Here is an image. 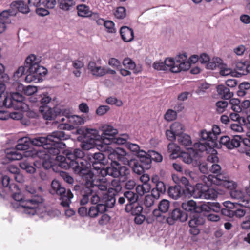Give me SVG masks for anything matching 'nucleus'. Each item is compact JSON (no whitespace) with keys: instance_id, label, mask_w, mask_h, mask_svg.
Instances as JSON below:
<instances>
[{"instance_id":"nucleus-1","label":"nucleus","mask_w":250,"mask_h":250,"mask_svg":"<svg viewBox=\"0 0 250 250\" xmlns=\"http://www.w3.org/2000/svg\"><path fill=\"white\" fill-rule=\"evenodd\" d=\"M68 138V135L63 131H55L46 137L38 136L31 139V144L37 146H42V150H38V157H46V153L53 155L59 154L61 149L64 148L65 144L62 140Z\"/></svg>"},{"instance_id":"nucleus-2","label":"nucleus","mask_w":250,"mask_h":250,"mask_svg":"<svg viewBox=\"0 0 250 250\" xmlns=\"http://www.w3.org/2000/svg\"><path fill=\"white\" fill-rule=\"evenodd\" d=\"M57 155L55 160L59 167L66 169H71L80 176L87 173L90 170L87 161L82 159L84 153L80 149H75L73 152H67L66 157L59 154Z\"/></svg>"},{"instance_id":"nucleus-3","label":"nucleus","mask_w":250,"mask_h":250,"mask_svg":"<svg viewBox=\"0 0 250 250\" xmlns=\"http://www.w3.org/2000/svg\"><path fill=\"white\" fill-rule=\"evenodd\" d=\"M40 61L36 56L31 54L26 59L23 66L19 67L14 73V77L20 78L25 75L27 83H35L42 81V77L47 73V69L39 65Z\"/></svg>"},{"instance_id":"nucleus-4","label":"nucleus","mask_w":250,"mask_h":250,"mask_svg":"<svg viewBox=\"0 0 250 250\" xmlns=\"http://www.w3.org/2000/svg\"><path fill=\"white\" fill-rule=\"evenodd\" d=\"M85 181L84 186L81 190L82 199L80 200L81 205H84L89 201V195H92L93 190L99 189L101 191H106L107 187L106 183L102 182L99 179H96V176L90 169L87 173L81 176Z\"/></svg>"},{"instance_id":"nucleus-5","label":"nucleus","mask_w":250,"mask_h":250,"mask_svg":"<svg viewBox=\"0 0 250 250\" xmlns=\"http://www.w3.org/2000/svg\"><path fill=\"white\" fill-rule=\"evenodd\" d=\"M182 208L186 211L190 212V214L193 213L192 218L188 222L189 232L193 235H198L200 231L198 227L204 224V220L198 212L199 208L196 203L193 200H189L183 203Z\"/></svg>"},{"instance_id":"nucleus-6","label":"nucleus","mask_w":250,"mask_h":250,"mask_svg":"<svg viewBox=\"0 0 250 250\" xmlns=\"http://www.w3.org/2000/svg\"><path fill=\"white\" fill-rule=\"evenodd\" d=\"M19 188L17 191L12 192L13 198L17 201L20 202V206L23 208L24 212L27 214L33 215L35 214L41 204L43 201L42 196H33L31 198H26L19 193Z\"/></svg>"},{"instance_id":"nucleus-7","label":"nucleus","mask_w":250,"mask_h":250,"mask_svg":"<svg viewBox=\"0 0 250 250\" xmlns=\"http://www.w3.org/2000/svg\"><path fill=\"white\" fill-rule=\"evenodd\" d=\"M24 100V97L18 92L12 93L10 96L7 93H3L0 95V106L25 111L28 107Z\"/></svg>"},{"instance_id":"nucleus-8","label":"nucleus","mask_w":250,"mask_h":250,"mask_svg":"<svg viewBox=\"0 0 250 250\" xmlns=\"http://www.w3.org/2000/svg\"><path fill=\"white\" fill-rule=\"evenodd\" d=\"M12 10H4L0 13V21L6 23L10 22L9 17L15 15L18 11L22 13L26 14L29 12V6L22 1H14L10 4Z\"/></svg>"},{"instance_id":"nucleus-9","label":"nucleus","mask_w":250,"mask_h":250,"mask_svg":"<svg viewBox=\"0 0 250 250\" xmlns=\"http://www.w3.org/2000/svg\"><path fill=\"white\" fill-rule=\"evenodd\" d=\"M190 195L195 198L214 199L217 197L218 192L213 188L198 183L195 187L192 188Z\"/></svg>"},{"instance_id":"nucleus-10","label":"nucleus","mask_w":250,"mask_h":250,"mask_svg":"<svg viewBox=\"0 0 250 250\" xmlns=\"http://www.w3.org/2000/svg\"><path fill=\"white\" fill-rule=\"evenodd\" d=\"M129 173L130 170L127 167L122 166L119 163L114 162L111 163L110 165L106 168L104 167L100 174L103 177L108 175L115 178L120 176L125 179Z\"/></svg>"},{"instance_id":"nucleus-11","label":"nucleus","mask_w":250,"mask_h":250,"mask_svg":"<svg viewBox=\"0 0 250 250\" xmlns=\"http://www.w3.org/2000/svg\"><path fill=\"white\" fill-rule=\"evenodd\" d=\"M167 147L168 151L171 152V158L175 159L178 157H180L182 160L187 164H191L195 161L196 165H199L198 162L199 158H198L197 155H196L195 157L194 154H193L192 151L191 150V147L189 149H188L189 150V152H182L181 153V155L178 153L179 147L178 146H176L175 144L170 143L168 144Z\"/></svg>"},{"instance_id":"nucleus-12","label":"nucleus","mask_w":250,"mask_h":250,"mask_svg":"<svg viewBox=\"0 0 250 250\" xmlns=\"http://www.w3.org/2000/svg\"><path fill=\"white\" fill-rule=\"evenodd\" d=\"M201 139L203 142L195 143L194 144L193 148L191 147L195 157L197 155L199 158L201 155V153L205 151L208 153L213 148L218 147L220 145L218 143H215L209 139H204L201 138Z\"/></svg>"},{"instance_id":"nucleus-13","label":"nucleus","mask_w":250,"mask_h":250,"mask_svg":"<svg viewBox=\"0 0 250 250\" xmlns=\"http://www.w3.org/2000/svg\"><path fill=\"white\" fill-rule=\"evenodd\" d=\"M89 163V167L92 165L93 169L97 171L100 174L102 169L104 168L107 163L105 155L102 152H98L88 155Z\"/></svg>"},{"instance_id":"nucleus-14","label":"nucleus","mask_w":250,"mask_h":250,"mask_svg":"<svg viewBox=\"0 0 250 250\" xmlns=\"http://www.w3.org/2000/svg\"><path fill=\"white\" fill-rule=\"evenodd\" d=\"M18 186L11 183V178L9 176L3 175L0 183V196L4 197L8 192L17 191Z\"/></svg>"},{"instance_id":"nucleus-15","label":"nucleus","mask_w":250,"mask_h":250,"mask_svg":"<svg viewBox=\"0 0 250 250\" xmlns=\"http://www.w3.org/2000/svg\"><path fill=\"white\" fill-rule=\"evenodd\" d=\"M230 196L235 199L238 200L235 204L246 208H250V198L245 195V193L236 188L231 191H229Z\"/></svg>"},{"instance_id":"nucleus-16","label":"nucleus","mask_w":250,"mask_h":250,"mask_svg":"<svg viewBox=\"0 0 250 250\" xmlns=\"http://www.w3.org/2000/svg\"><path fill=\"white\" fill-rule=\"evenodd\" d=\"M108 158L111 160V163H119L120 162L124 165H129V160L126 158V152L123 149L117 148L113 150L108 154Z\"/></svg>"},{"instance_id":"nucleus-17","label":"nucleus","mask_w":250,"mask_h":250,"mask_svg":"<svg viewBox=\"0 0 250 250\" xmlns=\"http://www.w3.org/2000/svg\"><path fill=\"white\" fill-rule=\"evenodd\" d=\"M186 53L179 54L176 57V63L178 66L172 67V72L178 73L181 71H186L190 67V63L187 61Z\"/></svg>"},{"instance_id":"nucleus-18","label":"nucleus","mask_w":250,"mask_h":250,"mask_svg":"<svg viewBox=\"0 0 250 250\" xmlns=\"http://www.w3.org/2000/svg\"><path fill=\"white\" fill-rule=\"evenodd\" d=\"M102 137L104 143L109 145L111 140L118 134V130L112 126L104 125L102 126Z\"/></svg>"},{"instance_id":"nucleus-19","label":"nucleus","mask_w":250,"mask_h":250,"mask_svg":"<svg viewBox=\"0 0 250 250\" xmlns=\"http://www.w3.org/2000/svg\"><path fill=\"white\" fill-rule=\"evenodd\" d=\"M84 123L83 119L78 115H72L69 118L68 123L60 124L58 128L62 130H70L74 128V125H82Z\"/></svg>"},{"instance_id":"nucleus-20","label":"nucleus","mask_w":250,"mask_h":250,"mask_svg":"<svg viewBox=\"0 0 250 250\" xmlns=\"http://www.w3.org/2000/svg\"><path fill=\"white\" fill-rule=\"evenodd\" d=\"M228 175L222 173L221 172L216 176L209 175L208 177L204 176L203 180L206 185L214 184L216 185H222L224 182L229 179Z\"/></svg>"},{"instance_id":"nucleus-21","label":"nucleus","mask_w":250,"mask_h":250,"mask_svg":"<svg viewBox=\"0 0 250 250\" xmlns=\"http://www.w3.org/2000/svg\"><path fill=\"white\" fill-rule=\"evenodd\" d=\"M170 215V217H168L167 220L169 224L172 225L174 223V221H186L188 218V214L181 209L176 208L173 210Z\"/></svg>"},{"instance_id":"nucleus-22","label":"nucleus","mask_w":250,"mask_h":250,"mask_svg":"<svg viewBox=\"0 0 250 250\" xmlns=\"http://www.w3.org/2000/svg\"><path fill=\"white\" fill-rule=\"evenodd\" d=\"M220 132L221 130L219 127L217 125H213L211 131H207L206 130H203L201 132L200 136L202 139H209L215 143H218L217 135H219Z\"/></svg>"},{"instance_id":"nucleus-23","label":"nucleus","mask_w":250,"mask_h":250,"mask_svg":"<svg viewBox=\"0 0 250 250\" xmlns=\"http://www.w3.org/2000/svg\"><path fill=\"white\" fill-rule=\"evenodd\" d=\"M167 194L170 198L176 200L185 194V189L178 185L170 186L167 189Z\"/></svg>"},{"instance_id":"nucleus-24","label":"nucleus","mask_w":250,"mask_h":250,"mask_svg":"<svg viewBox=\"0 0 250 250\" xmlns=\"http://www.w3.org/2000/svg\"><path fill=\"white\" fill-rule=\"evenodd\" d=\"M117 197H118L117 194H105L104 195L103 197V202L100 204L101 206L104 207L105 212L107 211L108 208H112L114 206Z\"/></svg>"},{"instance_id":"nucleus-25","label":"nucleus","mask_w":250,"mask_h":250,"mask_svg":"<svg viewBox=\"0 0 250 250\" xmlns=\"http://www.w3.org/2000/svg\"><path fill=\"white\" fill-rule=\"evenodd\" d=\"M88 69L93 76L96 77L103 76L108 72L104 67L97 66L96 63L93 61L88 63Z\"/></svg>"},{"instance_id":"nucleus-26","label":"nucleus","mask_w":250,"mask_h":250,"mask_svg":"<svg viewBox=\"0 0 250 250\" xmlns=\"http://www.w3.org/2000/svg\"><path fill=\"white\" fill-rule=\"evenodd\" d=\"M39 110L43 118L46 120H54L58 116L57 112L48 106H41Z\"/></svg>"},{"instance_id":"nucleus-27","label":"nucleus","mask_w":250,"mask_h":250,"mask_svg":"<svg viewBox=\"0 0 250 250\" xmlns=\"http://www.w3.org/2000/svg\"><path fill=\"white\" fill-rule=\"evenodd\" d=\"M120 33L122 39L125 42H130L133 40L134 35V32L132 28L124 26L120 28Z\"/></svg>"},{"instance_id":"nucleus-28","label":"nucleus","mask_w":250,"mask_h":250,"mask_svg":"<svg viewBox=\"0 0 250 250\" xmlns=\"http://www.w3.org/2000/svg\"><path fill=\"white\" fill-rule=\"evenodd\" d=\"M59 199L61 201V205L63 207L68 208L71 203V199L73 197V194L70 190H67L65 188V191L62 193L58 195Z\"/></svg>"},{"instance_id":"nucleus-29","label":"nucleus","mask_w":250,"mask_h":250,"mask_svg":"<svg viewBox=\"0 0 250 250\" xmlns=\"http://www.w3.org/2000/svg\"><path fill=\"white\" fill-rule=\"evenodd\" d=\"M77 10V14L79 17L83 18L90 17L92 16L93 14L98 16L97 13H93L88 6L81 4H79L76 7Z\"/></svg>"},{"instance_id":"nucleus-30","label":"nucleus","mask_w":250,"mask_h":250,"mask_svg":"<svg viewBox=\"0 0 250 250\" xmlns=\"http://www.w3.org/2000/svg\"><path fill=\"white\" fill-rule=\"evenodd\" d=\"M143 209V207L138 201L132 204H126L125 208V211L132 215L142 213Z\"/></svg>"},{"instance_id":"nucleus-31","label":"nucleus","mask_w":250,"mask_h":250,"mask_svg":"<svg viewBox=\"0 0 250 250\" xmlns=\"http://www.w3.org/2000/svg\"><path fill=\"white\" fill-rule=\"evenodd\" d=\"M123 64L126 68L133 70L135 74L141 72L142 70L141 65H136L134 62L129 58H126L123 60Z\"/></svg>"},{"instance_id":"nucleus-32","label":"nucleus","mask_w":250,"mask_h":250,"mask_svg":"<svg viewBox=\"0 0 250 250\" xmlns=\"http://www.w3.org/2000/svg\"><path fill=\"white\" fill-rule=\"evenodd\" d=\"M223 205L225 208H222L221 210L222 214L229 217H233V209L235 208L234 203L229 201H226L223 203Z\"/></svg>"},{"instance_id":"nucleus-33","label":"nucleus","mask_w":250,"mask_h":250,"mask_svg":"<svg viewBox=\"0 0 250 250\" xmlns=\"http://www.w3.org/2000/svg\"><path fill=\"white\" fill-rule=\"evenodd\" d=\"M142 153L139 154L140 160L139 162L145 167L146 169H148L151 167V159L148 153L144 151H142Z\"/></svg>"},{"instance_id":"nucleus-34","label":"nucleus","mask_w":250,"mask_h":250,"mask_svg":"<svg viewBox=\"0 0 250 250\" xmlns=\"http://www.w3.org/2000/svg\"><path fill=\"white\" fill-rule=\"evenodd\" d=\"M65 191V188L62 186L61 184L57 180H53L51 184L50 193L52 195L62 193Z\"/></svg>"},{"instance_id":"nucleus-35","label":"nucleus","mask_w":250,"mask_h":250,"mask_svg":"<svg viewBox=\"0 0 250 250\" xmlns=\"http://www.w3.org/2000/svg\"><path fill=\"white\" fill-rule=\"evenodd\" d=\"M59 7L63 11L71 10L76 5L74 0H58Z\"/></svg>"},{"instance_id":"nucleus-36","label":"nucleus","mask_w":250,"mask_h":250,"mask_svg":"<svg viewBox=\"0 0 250 250\" xmlns=\"http://www.w3.org/2000/svg\"><path fill=\"white\" fill-rule=\"evenodd\" d=\"M178 142L187 149H189V147L192 146L191 137L186 134H182L178 136Z\"/></svg>"},{"instance_id":"nucleus-37","label":"nucleus","mask_w":250,"mask_h":250,"mask_svg":"<svg viewBox=\"0 0 250 250\" xmlns=\"http://www.w3.org/2000/svg\"><path fill=\"white\" fill-rule=\"evenodd\" d=\"M31 144L30 138L27 137H23L18 140L16 148L19 150H26L28 149Z\"/></svg>"},{"instance_id":"nucleus-38","label":"nucleus","mask_w":250,"mask_h":250,"mask_svg":"<svg viewBox=\"0 0 250 250\" xmlns=\"http://www.w3.org/2000/svg\"><path fill=\"white\" fill-rule=\"evenodd\" d=\"M105 212V208L101 206V204L96 206H91L89 208L88 216L90 217H96L99 214H103Z\"/></svg>"},{"instance_id":"nucleus-39","label":"nucleus","mask_w":250,"mask_h":250,"mask_svg":"<svg viewBox=\"0 0 250 250\" xmlns=\"http://www.w3.org/2000/svg\"><path fill=\"white\" fill-rule=\"evenodd\" d=\"M217 90L219 95L224 99H229L233 95V93L230 92L229 89L224 85L220 84L218 85Z\"/></svg>"},{"instance_id":"nucleus-40","label":"nucleus","mask_w":250,"mask_h":250,"mask_svg":"<svg viewBox=\"0 0 250 250\" xmlns=\"http://www.w3.org/2000/svg\"><path fill=\"white\" fill-rule=\"evenodd\" d=\"M18 150L10 149L8 150L6 153V157L9 160H20L22 158V154L18 152Z\"/></svg>"},{"instance_id":"nucleus-41","label":"nucleus","mask_w":250,"mask_h":250,"mask_svg":"<svg viewBox=\"0 0 250 250\" xmlns=\"http://www.w3.org/2000/svg\"><path fill=\"white\" fill-rule=\"evenodd\" d=\"M242 137L240 135H235L232 138H229V141L228 144L227 148L232 149L241 145Z\"/></svg>"},{"instance_id":"nucleus-42","label":"nucleus","mask_w":250,"mask_h":250,"mask_svg":"<svg viewBox=\"0 0 250 250\" xmlns=\"http://www.w3.org/2000/svg\"><path fill=\"white\" fill-rule=\"evenodd\" d=\"M124 196L125 199L127 200L128 203L127 204H132L138 201V195L134 192L128 190L124 193Z\"/></svg>"},{"instance_id":"nucleus-43","label":"nucleus","mask_w":250,"mask_h":250,"mask_svg":"<svg viewBox=\"0 0 250 250\" xmlns=\"http://www.w3.org/2000/svg\"><path fill=\"white\" fill-rule=\"evenodd\" d=\"M170 128L176 134L177 137L183 134L184 131V126L183 125L177 122L172 123Z\"/></svg>"},{"instance_id":"nucleus-44","label":"nucleus","mask_w":250,"mask_h":250,"mask_svg":"<svg viewBox=\"0 0 250 250\" xmlns=\"http://www.w3.org/2000/svg\"><path fill=\"white\" fill-rule=\"evenodd\" d=\"M19 166L21 169L25 170L29 173H34L36 170L35 168L26 160L21 161L19 163Z\"/></svg>"},{"instance_id":"nucleus-45","label":"nucleus","mask_w":250,"mask_h":250,"mask_svg":"<svg viewBox=\"0 0 250 250\" xmlns=\"http://www.w3.org/2000/svg\"><path fill=\"white\" fill-rule=\"evenodd\" d=\"M151 189L150 184L139 185L136 187V191L138 194L140 196L144 195L145 193L148 192Z\"/></svg>"},{"instance_id":"nucleus-46","label":"nucleus","mask_w":250,"mask_h":250,"mask_svg":"<svg viewBox=\"0 0 250 250\" xmlns=\"http://www.w3.org/2000/svg\"><path fill=\"white\" fill-rule=\"evenodd\" d=\"M129 136L127 134H123L122 137H116V136L114 137L111 140L110 144H117L118 145L126 144L127 143V140L128 139Z\"/></svg>"},{"instance_id":"nucleus-47","label":"nucleus","mask_w":250,"mask_h":250,"mask_svg":"<svg viewBox=\"0 0 250 250\" xmlns=\"http://www.w3.org/2000/svg\"><path fill=\"white\" fill-rule=\"evenodd\" d=\"M222 60L219 58H214L212 61H209L206 65L207 68L213 70L217 67H220Z\"/></svg>"},{"instance_id":"nucleus-48","label":"nucleus","mask_w":250,"mask_h":250,"mask_svg":"<svg viewBox=\"0 0 250 250\" xmlns=\"http://www.w3.org/2000/svg\"><path fill=\"white\" fill-rule=\"evenodd\" d=\"M114 15L115 17L118 19H123L126 15V9L124 7H118L115 11Z\"/></svg>"},{"instance_id":"nucleus-49","label":"nucleus","mask_w":250,"mask_h":250,"mask_svg":"<svg viewBox=\"0 0 250 250\" xmlns=\"http://www.w3.org/2000/svg\"><path fill=\"white\" fill-rule=\"evenodd\" d=\"M133 163L132 170L133 172L137 174L141 175L144 172L145 167L139 162V161H131Z\"/></svg>"},{"instance_id":"nucleus-50","label":"nucleus","mask_w":250,"mask_h":250,"mask_svg":"<svg viewBox=\"0 0 250 250\" xmlns=\"http://www.w3.org/2000/svg\"><path fill=\"white\" fill-rule=\"evenodd\" d=\"M51 156H54L53 155L50 154L49 153H46V157L45 158H43L42 157H39L41 159H42V165L43 167L45 169H49L51 167L54 169L53 166L52 165V162L50 161H48L47 159L51 157ZM56 156L57 155H56Z\"/></svg>"},{"instance_id":"nucleus-51","label":"nucleus","mask_w":250,"mask_h":250,"mask_svg":"<svg viewBox=\"0 0 250 250\" xmlns=\"http://www.w3.org/2000/svg\"><path fill=\"white\" fill-rule=\"evenodd\" d=\"M230 119L240 124H246L245 118L241 117L238 113H232L229 115Z\"/></svg>"},{"instance_id":"nucleus-52","label":"nucleus","mask_w":250,"mask_h":250,"mask_svg":"<svg viewBox=\"0 0 250 250\" xmlns=\"http://www.w3.org/2000/svg\"><path fill=\"white\" fill-rule=\"evenodd\" d=\"M106 103L111 105H115L117 106L120 107L122 106L123 103L122 101L115 97H109L106 99Z\"/></svg>"},{"instance_id":"nucleus-53","label":"nucleus","mask_w":250,"mask_h":250,"mask_svg":"<svg viewBox=\"0 0 250 250\" xmlns=\"http://www.w3.org/2000/svg\"><path fill=\"white\" fill-rule=\"evenodd\" d=\"M231 191L234 188H236L237 186V184L236 182L230 180L229 178L227 179L226 181L224 182L223 184L221 185Z\"/></svg>"},{"instance_id":"nucleus-54","label":"nucleus","mask_w":250,"mask_h":250,"mask_svg":"<svg viewBox=\"0 0 250 250\" xmlns=\"http://www.w3.org/2000/svg\"><path fill=\"white\" fill-rule=\"evenodd\" d=\"M169 208V202L167 200L163 199L159 204L158 208L162 213L167 212Z\"/></svg>"},{"instance_id":"nucleus-55","label":"nucleus","mask_w":250,"mask_h":250,"mask_svg":"<svg viewBox=\"0 0 250 250\" xmlns=\"http://www.w3.org/2000/svg\"><path fill=\"white\" fill-rule=\"evenodd\" d=\"M228 105V103L225 101H218L216 103V110L218 113H222Z\"/></svg>"},{"instance_id":"nucleus-56","label":"nucleus","mask_w":250,"mask_h":250,"mask_svg":"<svg viewBox=\"0 0 250 250\" xmlns=\"http://www.w3.org/2000/svg\"><path fill=\"white\" fill-rule=\"evenodd\" d=\"M148 153L151 158V161L153 160L157 162H160L163 160L161 154L154 150H150L148 152Z\"/></svg>"},{"instance_id":"nucleus-57","label":"nucleus","mask_w":250,"mask_h":250,"mask_svg":"<svg viewBox=\"0 0 250 250\" xmlns=\"http://www.w3.org/2000/svg\"><path fill=\"white\" fill-rule=\"evenodd\" d=\"M165 66L166 67V70H169L172 72V67L178 66L176 62L172 58H167L165 61Z\"/></svg>"},{"instance_id":"nucleus-58","label":"nucleus","mask_w":250,"mask_h":250,"mask_svg":"<svg viewBox=\"0 0 250 250\" xmlns=\"http://www.w3.org/2000/svg\"><path fill=\"white\" fill-rule=\"evenodd\" d=\"M177 117V113L172 109H168L164 116L165 119L167 121H172Z\"/></svg>"},{"instance_id":"nucleus-59","label":"nucleus","mask_w":250,"mask_h":250,"mask_svg":"<svg viewBox=\"0 0 250 250\" xmlns=\"http://www.w3.org/2000/svg\"><path fill=\"white\" fill-rule=\"evenodd\" d=\"M104 26L108 33H114L116 30L115 28L114 23L111 21H106L104 22Z\"/></svg>"},{"instance_id":"nucleus-60","label":"nucleus","mask_w":250,"mask_h":250,"mask_svg":"<svg viewBox=\"0 0 250 250\" xmlns=\"http://www.w3.org/2000/svg\"><path fill=\"white\" fill-rule=\"evenodd\" d=\"M246 66L247 64L245 62H237L236 64V70L240 74L246 75Z\"/></svg>"},{"instance_id":"nucleus-61","label":"nucleus","mask_w":250,"mask_h":250,"mask_svg":"<svg viewBox=\"0 0 250 250\" xmlns=\"http://www.w3.org/2000/svg\"><path fill=\"white\" fill-rule=\"evenodd\" d=\"M126 146L127 148L128 149H129L130 151L134 152L137 153H138V155L139 154L142 153L141 151L142 150H140L139 146L136 144H133V143H131L130 142H128V143H127Z\"/></svg>"},{"instance_id":"nucleus-62","label":"nucleus","mask_w":250,"mask_h":250,"mask_svg":"<svg viewBox=\"0 0 250 250\" xmlns=\"http://www.w3.org/2000/svg\"><path fill=\"white\" fill-rule=\"evenodd\" d=\"M26 190L27 193V194L25 196L26 197V198H31L32 196L35 195L40 196L39 195L37 194L36 189L32 186H27L26 187Z\"/></svg>"},{"instance_id":"nucleus-63","label":"nucleus","mask_w":250,"mask_h":250,"mask_svg":"<svg viewBox=\"0 0 250 250\" xmlns=\"http://www.w3.org/2000/svg\"><path fill=\"white\" fill-rule=\"evenodd\" d=\"M91 197L90 203L93 205H99L100 203H103V198L101 199L100 197L97 195L96 192H94L93 190V193L91 195H89V197Z\"/></svg>"},{"instance_id":"nucleus-64","label":"nucleus","mask_w":250,"mask_h":250,"mask_svg":"<svg viewBox=\"0 0 250 250\" xmlns=\"http://www.w3.org/2000/svg\"><path fill=\"white\" fill-rule=\"evenodd\" d=\"M110 109L108 105H101L97 109L96 113L97 115L102 116L105 114Z\"/></svg>"}]
</instances>
